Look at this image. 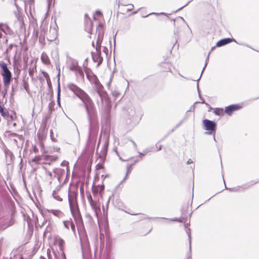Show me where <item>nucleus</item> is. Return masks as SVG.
I'll return each instance as SVG.
<instances>
[{
	"instance_id": "f257e3e1",
	"label": "nucleus",
	"mask_w": 259,
	"mask_h": 259,
	"mask_svg": "<svg viewBox=\"0 0 259 259\" xmlns=\"http://www.w3.org/2000/svg\"><path fill=\"white\" fill-rule=\"evenodd\" d=\"M67 88L73 92L84 103L90 124V128L93 129L98 124L97 112L93 101L84 91L76 84L69 83L67 84Z\"/></svg>"
},
{
	"instance_id": "f03ea898",
	"label": "nucleus",
	"mask_w": 259,
	"mask_h": 259,
	"mask_svg": "<svg viewBox=\"0 0 259 259\" xmlns=\"http://www.w3.org/2000/svg\"><path fill=\"white\" fill-rule=\"evenodd\" d=\"M0 67L2 69V75L3 78L4 87L9 88L12 79V75L11 71L7 67V65L4 62L0 63Z\"/></svg>"
},
{
	"instance_id": "7ed1b4c3",
	"label": "nucleus",
	"mask_w": 259,
	"mask_h": 259,
	"mask_svg": "<svg viewBox=\"0 0 259 259\" xmlns=\"http://www.w3.org/2000/svg\"><path fill=\"white\" fill-rule=\"evenodd\" d=\"M97 93L99 96L100 97L102 101L105 102V106L104 110V113L105 114V118L107 120L110 119V114L111 105L109 102V99L108 97L107 94L103 91H98Z\"/></svg>"
},
{
	"instance_id": "20e7f679",
	"label": "nucleus",
	"mask_w": 259,
	"mask_h": 259,
	"mask_svg": "<svg viewBox=\"0 0 259 259\" xmlns=\"http://www.w3.org/2000/svg\"><path fill=\"white\" fill-rule=\"evenodd\" d=\"M203 124L205 130L208 131V134H212L215 132L217 124L214 121L206 119L203 120Z\"/></svg>"
},
{
	"instance_id": "39448f33",
	"label": "nucleus",
	"mask_w": 259,
	"mask_h": 259,
	"mask_svg": "<svg viewBox=\"0 0 259 259\" xmlns=\"http://www.w3.org/2000/svg\"><path fill=\"white\" fill-rule=\"evenodd\" d=\"M88 200L90 202V205L94 210L95 214L98 218V214L100 212V205L97 203V202L95 201H94L92 198V196L90 195L88 197Z\"/></svg>"
},
{
	"instance_id": "423d86ee",
	"label": "nucleus",
	"mask_w": 259,
	"mask_h": 259,
	"mask_svg": "<svg viewBox=\"0 0 259 259\" xmlns=\"http://www.w3.org/2000/svg\"><path fill=\"white\" fill-rule=\"evenodd\" d=\"M241 107L238 104H232L225 108V112L229 115H231L234 111L240 109Z\"/></svg>"
},
{
	"instance_id": "0eeeda50",
	"label": "nucleus",
	"mask_w": 259,
	"mask_h": 259,
	"mask_svg": "<svg viewBox=\"0 0 259 259\" xmlns=\"http://www.w3.org/2000/svg\"><path fill=\"white\" fill-rule=\"evenodd\" d=\"M103 28V25L102 24H100L98 25L97 31H98V38L96 41V45H101L102 41L103 38L104 33L102 31Z\"/></svg>"
},
{
	"instance_id": "6e6552de",
	"label": "nucleus",
	"mask_w": 259,
	"mask_h": 259,
	"mask_svg": "<svg viewBox=\"0 0 259 259\" xmlns=\"http://www.w3.org/2000/svg\"><path fill=\"white\" fill-rule=\"evenodd\" d=\"M92 57L93 61L98 63V66L102 64L103 59L101 56V54H97L95 52H92Z\"/></svg>"
},
{
	"instance_id": "1a4fd4ad",
	"label": "nucleus",
	"mask_w": 259,
	"mask_h": 259,
	"mask_svg": "<svg viewBox=\"0 0 259 259\" xmlns=\"http://www.w3.org/2000/svg\"><path fill=\"white\" fill-rule=\"evenodd\" d=\"M77 193L75 192H69L68 193V201L70 205L77 204L76 201Z\"/></svg>"
},
{
	"instance_id": "9d476101",
	"label": "nucleus",
	"mask_w": 259,
	"mask_h": 259,
	"mask_svg": "<svg viewBox=\"0 0 259 259\" xmlns=\"http://www.w3.org/2000/svg\"><path fill=\"white\" fill-rule=\"evenodd\" d=\"M232 41L236 42V40L234 38H225L221 39L219 40L216 45V46L218 47H221L223 46H225L227 44H228Z\"/></svg>"
},
{
	"instance_id": "9b49d317",
	"label": "nucleus",
	"mask_w": 259,
	"mask_h": 259,
	"mask_svg": "<svg viewBox=\"0 0 259 259\" xmlns=\"http://www.w3.org/2000/svg\"><path fill=\"white\" fill-rule=\"evenodd\" d=\"M108 146V143L105 142L104 144L103 147L102 148V149L99 153V157L102 160H104L106 158L107 152V149Z\"/></svg>"
},
{
	"instance_id": "f8f14e48",
	"label": "nucleus",
	"mask_w": 259,
	"mask_h": 259,
	"mask_svg": "<svg viewBox=\"0 0 259 259\" xmlns=\"http://www.w3.org/2000/svg\"><path fill=\"white\" fill-rule=\"evenodd\" d=\"M75 223L76 224L77 229H81L83 227V221L81 216V214H78L73 217Z\"/></svg>"
},
{
	"instance_id": "ddd939ff",
	"label": "nucleus",
	"mask_w": 259,
	"mask_h": 259,
	"mask_svg": "<svg viewBox=\"0 0 259 259\" xmlns=\"http://www.w3.org/2000/svg\"><path fill=\"white\" fill-rule=\"evenodd\" d=\"M69 206L73 217L80 214L77 204L70 205Z\"/></svg>"
},
{
	"instance_id": "4468645a",
	"label": "nucleus",
	"mask_w": 259,
	"mask_h": 259,
	"mask_svg": "<svg viewBox=\"0 0 259 259\" xmlns=\"http://www.w3.org/2000/svg\"><path fill=\"white\" fill-rule=\"evenodd\" d=\"M41 61L43 62V63L46 64V65H48L49 64H50V61L49 60V58L48 56V55L43 53L41 55Z\"/></svg>"
},
{
	"instance_id": "2eb2a0df",
	"label": "nucleus",
	"mask_w": 259,
	"mask_h": 259,
	"mask_svg": "<svg viewBox=\"0 0 259 259\" xmlns=\"http://www.w3.org/2000/svg\"><path fill=\"white\" fill-rule=\"evenodd\" d=\"M0 113L2 116L6 119L8 118L9 116L8 111L5 110L4 108L1 105H0Z\"/></svg>"
},
{
	"instance_id": "dca6fc26",
	"label": "nucleus",
	"mask_w": 259,
	"mask_h": 259,
	"mask_svg": "<svg viewBox=\"0 0 259 259\" xmlns=\"http://www.w3.org/2000/svg\"><path fill=\"white\" fill-rule=\"evenodd\" d=\"M224 112V109L222 108H216L214 110V113L219 116L223 115Z\"/></svg>"
},
{
	"instance_id": "f3484780",
	"label": "nucleus",
	"mask_w": 259,
	"mask_h": 259,
	"mask_svg": "<svg viewBox=\"0 0 259 259\" xmlns=\"http://www.w3.org/2000/svg\"><path fill=\"white\" fill-rule=\"evenodd\" d=\"M134 164V163L132 164H131V165H127V171H126V175L124 177V179H123V180L121 182V183H122L125 180V179H126L128 175L131 172V169H132V166Z\"/></svg>"
},
{
	"instance_id": "a211bd4d",
	"label": "nucleus",
	"mask_w": 259,
	"mask_h": 259,
	"mask_svg": "<svg viewBox=\"0 0 259 259\" xmlns=\"http://www.w3.org/2000/svg\"><path fill=\"white\" fill-rule=\"evenodd\" d=\"M60 95H61V89L60 83H58V89H57V102L58 104L60 105Z\"/></svg>"
},
{
	"instance_id": "6ab92c4d",
	"label": "nucleus",
	"mask_w": 259,
	"mask_h": 259,
	"mask_svg": "<svg viewBox=\"0 0 259 259\" xmlns=\"http://www.w3.org/2000/svg\"><path fill=\"white\" fill-rule=\"evenodd\" d=\"M210 52H209V53H208V56L205 60V65H204V66L201 71V74H200V76H199V78L197 80V81H199L200 78H201V77L202 76V74L203 73V72L204 71V70L205 69V67H206L207 64H208V61H209V55H210Z\"/></svg>"
},
{
	"instance_id": "aec40b11",
	"label": "nucleus",
	"mask_w": 259,
	"mask_h": 259,
	"mask_svg": "<svg viewBox=\"0 0 259 259\" xmlns=\"http://www.w3.org/2000/svg\"><path fill=\"white\" fill-rule=\"evenodd\" d=\"M53 197L57 200L61 201L62 200V198L58 194L56 190H54L52 193Z\"/></svg>"
},
{
	"instance_id": "412c9836",
	"label": "nucleus",
	"mask_w": 259,
	"mask_h": 259,
	"mask_svg": "<svg viewBox=\"0 0 259 259\" xmlns=\"http://www.w3.org/2000/svg\"><path fill=\"white\" fill-rule=\"evenodd\" d=\"M17 20H18V23L19 25V26L21 28H23V26L24 25V22L23 20V17L21 16H17Z\"/></svg>"
},
{
	"instance_id": "4be33fe9",
	"label": "nucleus",
	"mask_w": 259,
	"mask_h": 259,
	"mask_svg": "<svg viewBox=\"0 0 259 259\" xmlns=\"http://www.w3.org/2000/svg\"><path fill=\"white\" fill-rule=\"evenodd\" d=\"M197 90H198V94H199V98H200V99L201 100V101L199 103H202V104H205L206 106H209V104L206 103H205L204 100L201 96V95H200V91H199V89L198 83H197ZM197 103H198V102H196L195 103L196 104Z\"/></svg>"
},
{
	"instance_id": "5701e85b",
	"label": "nucleus",
	"mask_w": 259,
	"mask_h": 259,
	"mask_svg": "<svg viewBox=\"0 0 259 259\" xmlns=\"http://www.w3.org/2000/svg\"><path fill=\"white\" fill-rule=\"evenodd\" d=\"M223 181H224V183L225 184V187L226 189L229 190L231 191H238L239 190L240 188V187H239V186L236 187H234V188H227L225 185V180H224V178H223Z\"/></svg>"
},
{
	"instance_id": "b1692460",
	"label": "nucleus",
	"mask_w": 259,
	"mask_h": 259,
	"mask_svg": "<svg viewBox=\"0 0 259 259\" xmlns=\"http://www.w3.org/2000/svg\"><path fill=\"white\" fill-rule=\"evenodd\" d=\"M132 214L133 215H139V220H145L146 219H152V218H148V217H146L145 214H142V213Z\"/></svg>"
},
{
	"instance_id": "393cba45",
	"label": "nucleus",
	"mask_w": 259,
	"mask_h": 259,
	"mask_svg": "<svg viewBox=\"0 0 259 259\" xmlns=\"http://www.w3.org/2000/svg\"><path fill=\"white\" fill-rule=\"evenodd\" d=\"M48 211L53 213L55 216H59L61 213L60 210L54 209L48 210Z\"/></svg>"
},
{
	"instance_id": "a878e982",
	"label": "nucleus",
	"mask_w": 259,
	"mask_h": 259,
	"mask_svg": "<svg viewBox=\"0 0 259 259\" xmlns=\"http://www.w3.org/2000/svg\"><path fill=\"white\" fill-rule=\"evenodd\" d=\"M187 117H185L182 120H181L177 125H176L173 129L171 131V133L173 132L175 130L177 129L179 126L182 124L184 121L187 120Z\"/></svg>"
},
{
	"instance_id": "bb28decb",
	"label": "nucleus",
	"mask_w": 259,
	"mask_h": 259,
	"mask_svg": "<svg viewBox=\"0 0 259 259\" xmlns=\"http://www.w3.org/2000/svg\"><path fill=\"white\" fill-rule=\"evenodd\" d=\"M40 160H41L40 157L39 156H35L32 159V162H34L36 164H39Z\"/></svg>"
},
{
	"instance_id": "cd10ccee",
	"label": "nucleus",
	"mask_w": 259,
	"mask_h": 259,
	"mask_svg": "<svg viewBox=\"0 0 259 259\" xmlns=\"http://www.w3.org/2000/svg\"><path fill=\"white\" fill-rule=\"evenodd\" d=\"M187 233L188 234L189 239V250L191 251V234H190V229H189L188 230H187Z\"/></svg>"
},
{
	"instance_id": "c85d7f7f",
	"label": "nucleus",
	"mask_w": 259,
	"mask_h": 259,
	"mask_svg": "<svg viewBox=\"0 0 259 259\" xmlns=\"http://www.w3.org/2000/svg\"><path fill=\"white\" fill-rule=\"evenodd\" d=\"M78 65L77 64H72L70 67V70L72 71H77V69H78Z\"/></svg>"
},
{
	"instance_id": "c756f323",
	"label": "nucleus",
	"mask_w": 259,
	"mask_h": 259,
	"mask_svg": "<svg viewBox=\"0 0 259 259\" xmlns=\"http://www.w3.org/2000/svg\"><path fill=\"white\" fill-rule=\"evenodd\" d=\"M58 157L55 156H48L47 160H50L51 161H55L57 159Z\"/></svg>"
},
{
	"instance_id": "7c9ffc66",
	"label": "nucleus",
	"mask_w": 259,
	"mask_h": 259,
	"mask_svg": "<svg viewBox=\"0 0 259 259\" xmlns=\"http://www.w3.org/2000/svg\"><path fill=\"white\" fill-rule=\"evenodd\" d=\"M101 45H96V52H95V53H97V54H101Z\"/></svg>"
},
{
	"instance_id": "2f4dec72",
	"label": "nucleus",
	"mask_w": 259,
	"mask_h": 259,
	"mask_svg": "<svg viewBox=\"0 0 259 259\" xmlns=\"http://www.w3.org/2000/svg\"><path fill=\"white\" fill-rule=\"evenodd\" d=\"M6 26H5L4 24H0V30H2V31L5 32V30H4V28L6 27ZM3 36V34L1 32H0V38H1Z\"/></svg>"
},
{
	"instance_id": "473e14b6",
	"label": "nucleus",
	"mask_w": 259,
	"mask_h": 259,
	"mask_svg": "<svg viewBox=\"0 0 259 259\" xmlns=\"http://www.w3.org/2000/svg\"><path fill=\"white\" fill-rule=\"evenodd\" d=\"M70 223H71V221H64L63 224H64L65 227L67 229H68L69 226L70 225Z\"/></svg>"
},
{
	"instance_id": "72a5a7b5",
	"label": "nucleus",
	"mask_w": 259,
	"mask_h": 259,
	"mask_svg": "<svg viewBox=\"0 0 259 259\" xmlns=\"http://www.w3.org/2000/svg\"><path fill=\"white\" fill-rule=\"evenodd\" d=\"M258 182H259V181H258ZM257 182H258V181H257V182H255V181H251V182H250L248 184H246V185H245V186H247V187H246V188H248V187H249L250 186L253 185H254V184H256V183H257Z\"/></svg>"
},
{
	"instance_id": "f704fd0d",
	"label": "nucleus",
	"mask_w": 259,
	"mask_h": 259,
	"mask_svg": "<svg viewBox=\"0 0 259 259\" xmlns=\"http://www.w3.org/2000/svg\"><path fill=\"white\" fill-rule=\"evenodd\" d=\"M184 220V218H175L173 220H171V221L175 222H183Z\"/></svg>"
},
{
	"instance_id": "c9c22d12",
	"label": "nucleus",
	"mask_w": 259,
	"mask_h": 259,
	"mask_svg": "<svg viewBox=\"0 0 259 259\" xmlns=\"http://www.w3.org/2000/svg\"><path fill=\"white\" fill-rule=\"evenodd\" d=\"M70 227H71V230H72V231L73 232H75V225L73 224V223L71 221V223H70Z\"/></svg>"
},
{
	"instance_id": "e433bc0d",
	"label": "nucleus",
	"mask_w": 259,
	"mask_h": 259,
	"mask_svg": "<svg viewBox=\"0 0 259 259\" xmlns=\"http://www.w3.org/2000/svg\"><path fill=\"white\" fill-rule=\"evenodd\" d=\"M128 6H129V8L127 9V11H132L134 7V6L133 4H129V5H128Z\"/></svg>"
},
{
	"instance_id": "4c0bfd02",
	"label": "nucleus",
	"mask_w": 259,
	"mask_h": 259,
	"mask_svg": "<svg viewBox=\"0 0 259 259\" xmlns=\"http://www.w3.org/2000/svg\"><path fill=\"white\" fill-rule=\"evenodd\" d=\"M76 72H78L81 75H83V73L82 70L80 68H79V67H78V69H77V71H76Z\"/></svg>"
},
{
	"instance_id": "58836bf2",
	"label": "nucleus",
	"mask_w": 259,
	"mask_h": 259,
	"mask_svg": "<svg viewBox=\"0 0 259 259\" xmlns=\"http://www.w3.org/2000/svg\"><path fill=\"white\" fill-rule=\"evenodd\" d=\"M95 14L99 16H102V13L100 11H96Z\"/></svg>"
},
{
	"instance_id": "ea45409f",
	"label": "nucleus",
	"mask_w": 259,
	"mask_h": 259,
	"mask_svg": "<svg viewBox=\"0 0 259 259\" xmlns=\"http://www.w3.org/2000/svg\"><path fill=\"white\" fill-rule=\"evenodd\" d=\"M96 167H97V169H101L102 168L103 166H102V165L101 164H100V163H98L97 165H96Z\"/></svg>"
},
{
	"instance_id": "a19ab883",
	"label": "nucleus",
	"mask_w": 259,
	"mask_h": 259,
	"mask_svg": "<svg viewBox=\"0 0 259 259\" xmlns=\"http://www.w3.org/2000/svg\"><path fill=\"white\" fill-rule=\"evenodd\" d=\"M13 46V45H12V44H11V45H10L9 46V47L7 48V50H6V52H8V51H9L10 50H11L12 49Z\"/></svg>"
},
{
	"instance_id": "79ce46f5",
	"label": "nucleus",
	"mask_w": 259,
	"mask_h": 259,
	"mask_svg": "<svg viewBox=\"0 0 259 259\" xmlns=\"http://www.w3.org/2000/svg\"><path fill=\"white\" fill-rule=\"evenodd\" d=\"M156 147L157 149V151H159L162 148V146L161 145H159V146H158L157 144L156 145Z\"/></svg>"
},
{
	"instance_id": "37998d69",
	"label": "nucleus",
	"mask_w": 259,
	"mask_h": 259,
	"mask_svg": "<svg viewBox=\"0 0 259 259\" xmlns=\"http://www.w3.org/2000/svg\"><path fill=\"white\" fill-rule=\"evenodd\" d=\"M61 185H58L56 188V189L55 190H56L57 191V192L58 193V192L60 190V188H61Z\"/></svg>"
},
{
	"instance_id": "c03bdc74",
	"label": "nucleus",
	"mask_w": 259,
	"mask_h": 259,
	"mask_svg": "<svg viewBox=\"0 0 259 259\" xmlns=\"http://www.w3.org/2000/svg\"><path fill=\"white\" fill-rule=\"evenodd\" d=\"M152 14L156 15H158V14H157V13H150V14H148V15H146V16H143V17H144H144H147L148 16H149V15H152Z\"/></svg>"
},
{
	"instance_id": "a18cd8bd",
	"label": "nucleus",
	"mask_w": 259,
	"mask_h": 259,
	"mask_svg": "<svg viewBox=\"0 0 259 259\" xmlns=\"http://www.w3.org/2000/svg\"><path fill=\"white\" fill-rule=\"evenodd\" d=\"M33 151L35 153L38 152V150L37 148L36 147V146H34L33 147Z\"/></svg>"
},
{
	"instance_id": "49530a36",
	"label": "nucleus",
	"mask_w": 259,
	"mask_h": 259,
	"mask_svg": "<svg viewBox=\"0 0 259 259\" xmlns=\"http://www.w3.org/2000/svg\"><path fill=\"white\" fill-rule=\"evenodd\" d=\"M193 162L192 160L191 159H188V160L187 161V164H190V163H192Z\"/></svg>"
},
{
	"instance_id": "de8ad7c7",
	"label": "nucleus",
	"mask_w": 259,
	"mask_h": 259,
	"mask_svg": "<svg viewBox=\"0 0 259 259\" xmlns=\"http://www.w3.org/2000/svg\"><path fill=\"white\" fill-rule=\"evenodd\" d=\"M95 83L96 84H97V85L99 84V81L98 80V79L96 78L95 80Z\"/></svg>"
},
{
	"instance_id": "09e8293b",
	"label": "nucleus",
	"mask_w": 259,
	"mask_h": 259,
	"mask_svg": "<svg viewBox=\"0 0 259 259\" xmlns=\"http://www.w3.org/2000/svg\"><path fill=\"white\" fill-rule=\"evenodd\" d=\"M103 52H104L105 53H107L108 52V49L105 47H104Z\"/></svg>"
},
{
	"instance_id": "8fccbe9b",
	"label": "nucleus",
	"mask_w": 259,
	"mask_h": 259,
	"mask_svg": "<svg viewBox=\"0 0 259 259\" xmlns=\"http://www.w3.org/2000/svg\"><path fill=\"white\" fill-rule=\"evenodd\" d=\"M106 259H111V257L110 255L109 254H108V255H107Z\"/></svg>"
},
{
	"instance_id": "3c124183",
	"label": "nucleus",
	"mask_w": 259,
	"mask_h": 259,
	"mask_svg": "<svg viewBox=\"0 0 259 259\" xmlns=\"http://www.w3.org/2000/svg\"><path fill=\"white\" fill-rule=\"evenodd\" d=\"M115 37H116V35L114 36V47H115Z\"/></svg>"
},
{
	"instance_id": "603ef678",
	"label": "nucleus",
	"mask_w": 259,
	"mask_h": 259,
	"mask_svg": "<svg viewBox=\"0 0 259 259\" xmlns=\"http://www.w3.org/2000/svg\"><path fill=\"white\" fill-rule=\"evenodd\" d=\"M187 5V4H186V5H185L184 6H183V7H182L180 8V9H178V10L176 11V12H177L178 11L180 10H181L183 7H184L185 6H186Z\"/></svg>"
},
{
	"instance_id": "864d4df0",
	"label": "nucleus",
	"mask_w": 259,
	"mask_h": 259,
	"mask_svg": "<svg viewBox=\"0 0 259 259\" xmlns=\"http://www.w3.org/2000/svg\"><path fill=\"white\" fill-rule=\"evenodd\" d=\"M132 143H133V144H134V145L135 147H137V145H136V143H135L133 141H132Z\"/></svg>"
},
{
	"instance_id": "5fc2aeb1",
	"label": "nucleus",
	"mask_w": 259,
	"mask_h": 259,
	"mask_svg": "<svg viewBox=\"0 0 259 259\" xmlns=\"http://www.w3.org/2000/svg\"><path fill=\"white\" fill-rule=\"evenodd\" d=\"M178 33V31H174L175 35H177Z\"/></svg>"
},
{
	"instance_id": "6e6d98bb",
	"label": "nucleus",
	"mask_w": 259,
	"mask_h": 259,
	"mask_svg": "<svg viewBox=\"0 0 259 259\" xmlns=\"http://www.w3.org/2000/svg\"><path fill=\"white\" fill-rule=\"evenodd\" d=\"M29 75H32V71H29Z\"/></svg>"
},
{
	"instance_id": "4d7b16f0",
	"label": "nucleus",
	"mask_w": 259,
	"mask_h": 259,
	"mask_svg": "<svg viewBox=\"0 0 259 259\" xmlns=\"http://www.w3.org/2000/svg\"><path fill=\"white\" fill-rule=\"evenodd\" d=\"M139 155H140V156L141 157V156L144 155V154L142 153H141V152H140L139 153Z\"/></svg>"
},
{
	"instance_id": "13d9d810",
	"label": "nucleus",
	"mask_w": 259,
	"mask_h": 259,
	"mask_svg": "<svg viewBox=\"0 0 259 259\" xmlns=\"http://www.w3.org/2000/svg\"><path fill=\"white\" fill-rule=\"evenodd\" d=\"M47 76L48 77V76H49V75H48V74L47 73H46V74H45V77L46 78H47Z\"/></svg>"
},
{
	"instance_id": "bf43d9fd",
	"label": "nucleus",
	"mask_w": 259,
	"mask_h": 259,
	"mask_svg": "<svg viewBox=\"0 0 259 259\" xmlns=\"http://www.w3.org/2000/svg\"><path fill=\"white\" fill-rule=\"evenodd\" d=\"M194 108H195L194 106H192V107H191V109H190V110L193 109H194Z\"/></svg>"
},
{
	"instance_id": "052dcab7",
	"label": "nucleus",
	"mask_w": 259,
	"mask_h": 259,
	"mask_svg": "<svg viewBox=\"0 0 259 259\" xmlns=\"http://www.w3.org/2000/svg\"><path fill=\"white\" fill-rule=\"evenodd\" d=\"M189 224H185V227H186V228H187V227H188V226H189Z\"/></svg>"
},
{
	"instance_id": "680f3d73",
	"label": "nucleus",
	"mask_w": 259,
	"mask_h": 259,
	"mask_svg": "<svg viewBox=\"0 0 259 259\" xmlns=\"http://www.w3.org/2000/svg\"><path fill=\"white\" fill-rule=\"evenodd\" d=\"M92 46L94 47H95V45H94V42H92Z\"/></svg>"
},
{
	"instance_id": "e2e57ef3",
	"label": "nucleus",
	"mask_w": 259,
	"mask_h": 259,
	"mask_svg": "<svg viewBox=\"0 0 259 259\" xmlns=\"http://www.w3.org/2000/svg\"><path fill=\"white\" fill-rule=\"evenodd\" d=\"M137 13V11H135V12H133V14H136V13Z\"/></svg>"
},
{
	"instance_id": "0e129e2a",
	"label": "nucleus",
	"mask_w": 259,
	"mask_h": 259,
	"mask_svg": "<svg viewBox=\"0 0 259 259\" xmlns=\"http://www.w3.org/2000/svg\"><path fill=\"white\" fill-rule=\"evenodd\" d=\"M88 58H86V59H85V61H86V62H87V61H88Z\"/></svg>"
},
{
	"instance_id": "69168bd1",
	"label": "nucleus",
	"mask_w": 259,
	"mask_h": 259,
	"mask_svg": "<svg viewBox=\"0 0 259 259\" xmlns=\"http://www.w3.org/2000/svg\"><path fill=\"white\" fill-rule=\"evenodd\" d=\"M213 140H214V141H215V136H213Z\"/></svg>"
},
{
	"instance_id": "338daca9",
	"label": "nucleus",
	"mask_w": 259,
	"mask_h": 259,
	"mask_svg": "<svg viewBox=\"0 0 259 259\" xmlns=\"http://www.w3.org/2000/svg\"><path fill=\"white\" fill-rule=\"evenodd\" d=\"M49 175H50V176H52V173H51V172H49Z\"/></svg>"
},
{
	"instance_id": "774afa93",
	"label": "nucleus",
	"mask_w": 259,
	"mask_h": 259,
	"mask_svg": "<svg viewBox=\"0 0 259 259\" xmlns=\"http://www.w3.org/2000/svg\"><path fill=\"white\" fill-rule=\"evenodd\" d=\"M160 14L164 15L165 13H161Z\"/></svg>"
}]
</instances>
